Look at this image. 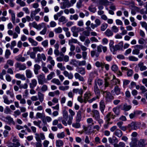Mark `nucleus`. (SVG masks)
Here are the masks:
<instances>
[{
    "instance_id": "47",
    "label": "nucleus",
    "mask_w": 147,
    "mask_h": 147,
    "mask_svg": "<svg viewBox=\"0 0 147 147\" xmlns=\"http://www.w3.org/2000/svg\"><path fill=\"white\" fill-rule=\"evenodd\" d=\"M33 49V51L36 52L38 51L41 52L43 50V48L39 47H34Z\"/></svg>"
},
{
    "instance_id": "34",
    "label": "nucleus",
    "mask_w": 147,
    "mask_h": 147,
    "mask_svg": "<svg viewBox=\"0 0 147 147\" xmlns=\"http://www.w3.org/2000/svg\"><path fill=\"white\" fill-rule=\"evenodd\" d=\"M73 43H77L79 45L80 44V42L76 39L72 38L69 40V44H72Z\"/></svg>"
},
{
    "instance_id": "32",
    "label": "nucleus",
    "mask_w": 147,
    "mask_h": 147,
    "mask_svg": "<svg viewBox=\"0 0 147 147\" xmlns=\"http://www.w3.org/2000/svg\"><path fill=\"white\" fill-rule=\"evenodd\" d=\"M131 108V106L130 105H127L126 103H125L122 108L121 109L124 110L125 111H127L130 109Z\"/></svg>"
},
{
    "instance_id": "17",
    "label": "nucleus",
    "mask_w": 147,
    "mask_h": 147,
    "mask_svg": "<svg viewBox=\"0 0 147 147\" xmlns=\"http://www.w3.org/2000/svg\"><path fill=\"white\" fill-rule=\"evenodd\" d=\"M109 142L111 144H117L118 142V140L117 138L115 136H113L112 138L109 137L108 138Z\"/></svg>"
},
{
    "instance_id": "12",
    "label": "nucleus",
    "mask_w": 147,
    "mask_h": 147,
    "mask_svg": "<svg viewBox=\"0 0 147 147\" xmlns=\"http://www.w3.org/2000/svg\"><path fill=\"white\" fill-rule=\"evenodd\" d=\"M73 119V117H69L67 122H66L67 120H66V119L62 120L61 122L62 124L65 126H67V124L70 125L72 123V120Z\"/></svg>"
},
{
    "instance_id": "27",
    "label": "nucleus",
    "mask_w": 147,
    "mask_h": 147,
    "mask_svg": "<svg viewBox=\"0 0 147 147\" xmlns=\"http://www.w3.org/2000/svg\"><path fill=\"white\" fill-rule=\"evenodd\" d=\"M81 112L78 111L76 114V122H80L81 119Z\"/></svg>"
},
{
    "instance_id": "35",
    "label": "nucleus",
    "mask_w": 147,
    "mask_h": 147,
    "mask_svg": "<svg viewBox=\"0 0 147 147\" xmlns=\"http://www.w3.org/2000/svg\"><path fill=\"white\" fill-rule=\"evenodd\" d=\"M38 98L40 101L41 102H42L44 99V94L40 92H38Z\"/></svg>"
},
{
    "instance_id": "23",
    "label": "nucleus",
    "mask_w": 147,
    "mask_h": 147,
    "mask_svg": "<svg viewBox=\"0 0 147 147\" xmlns=\"http://www.w3.org/2000/svg\"><path fill=\"white\" fill-rule=\"evenodd\" d=\"M3 98L4 102L7 105H9L13 102V101L12 100H9L7 96L6 95L3 96Z\"/></svg>"
},
{
    "instance_id": "29",
    "label": "nucleus",
    "mask_w": 147,
    "mask_h": 147,
    "mask_svg": "<svg viewBox=\"0 0 147 147\" xmlns=\"http://www.w3.org/2000/svg\"><path fill=\"white\" fill-rule=\"evenodd\" d=\"M86 122L90 126L93 125L95 123H96V121H94L93 119L91 118H88L86 120Z\"/></svg>"
},
{
    "instance_id": "10",
    "label": "nucleus",
    "mask_w": 147,
    "mask_h": 147,
    "mask_svg": "<svg viewBox=\"0 0 147 147\" xmlns=\"http://www.w3.org/2000/svg\"><path fill=\"white\" fill-rule=\"evenodd\" d=\"M45 117V114L43 113H40L39 112H37L36 115V119L40 118L42 119V121L43 123H45V124H47V123L44 119H42L43 118Z\"/></svg>"
},
{
    "instance_id": "25",
    "label": "nucleus",
    "mask_w": 147,
    "mask_h": 147,
    "mask_svg": "<svg viewBox=\"0 0 147 147\" xmlns=\"http://www.w3.org/2000/svg\"><path fill=\"white\" fill-rule=\"evenodd\" d=\"M72 91L73 93L77 94L78 93L81 95L83 93V90L82 88H74L73 89Z\"/></svg>"
},
{
    "instance_id": "53",
    "label": "nucleus",
    "mask_w": 147,
    "mask_h": 147,
    "mask_svg": "<svg viewBox=\"0 0 147 147\" xmlns=\"http://www.w3.org/2000/svg\"><path fill=\"white\" fill-rule=\"evenodd\" d=\"M11 53L9 49H6L5 52V57L6 59L9 58V56L11 55Z\"/></svg>"
},
{
    "instance_id": "11",
    "label": "nucleus",
    "mask_w": 147,
    "mask_h": 147,
    "mask_svg": "<svg viewBox=\"0 0 147 147\" xmlns=\"http://www.w3.org/2000/svg\"><path fill=\"white\" fill-rule=\"evenodd\" d=\"M6 121L5 122H6L9 125L13 124V125H15V122L13 120V119L9 115H7L6 117Z\"/></svg>"
},
{
    "instance_id": "45",
    "label": "nucleus",
    "mask_w": 147,
    "mask_h": 147,
    "mask_svg": "<svg viewBox=\"0 0 147 147\" xmlns=\"http://www.w3.org/2000/svg\"><path fill=\"white\" fill-rule=\"evenodd\" d=\"M78 61L75 59H72L70 62V64L75 66H77L78 64Z\"/></svg>"
},
{
    "instance_id": "42",
    "label": "nucleus",
    "mask_w": 147,
    "mask_h": 147,
    "mask_svg": "<svg viewBox=\"0 0 147 147\" xmlns=\"http://www.w3.org/2000/svg\"><path fill=\"white\" fill-rule=\"evenodd\" d=\"M51 82L57 85H59L61 84V83L59 80L58 79L55 78H54L52 79L51 80Z\"/></svg>"
},
{
    "instance_id": "18",
    "label": "nucleus",
    "mask_w": 147,
    "mask_h": 147,
    "mask_svg": "<svg viewBox=\"0 0 147 147\" xmlns=\"http://www.w3.org/2000/svg\"><path fill=\"white\" fill-rule=\"evenodd\" d=\"M101 91L102 92L103 94H104V95L105 96V98L107 100L113 99V96L110 92L107 91L104 92L102 90Z\"/></svg>"
},
{
    "instance_id": "15",
    "label": "nucleus",
    "mask_w": 147,
    "mask_h": 147,
    "mask_svg": "<svg viewBox=\"0 0 147 147\" xmlns=\"http://www.w3.org/2000/svg\"><path fill=\"white\" fill-rule=\"evenodd\" d=\"M72 6L71 3L68 0L64 1L63 3V6L61 7L62 9H64L66 7L68 8Z\"/></svg>"
},
{
    "instance_id": "24",
    "label": "nucleus",
    "mask_w": 147,
    "mask_h": 147,
    "mask_svg": "<svg viewBox=\"0 0 147 147\" xmlns=\"http://www.w3.org/2000/svg\"><path fill=\"white\" fill-rule=\"evenodd\" d=\"M113 134L117 137L120 138L122 136L123 132L121 130L118 129L114 132Z\"/></svg>"
},
{
    "instance_id": "38",
    "label": "nucleus",
    "mask_w": 147,
    "mask_h": 147,
    "mask_svg": "<svg viewBox=\"0 0 147 147\" xmlns=\"http://www.w3.org/2000/svg\"><path fill=\"white\" fill-rule=\"evenodd\" d=\"M94 90L96 95L99 96L100 94V91L96 84L94 86Z\"/></svg>"
},
{
    "instance_id": "59",
    "label": "nucleus",
    "mask_w": 147,
    "mask_h": 147,
    "mask_svg": "<svg viewBox=\"0 0 147 147\" xmlns=\"http://www.w3.org/2000/svg\"><path fill=\"white\" fill-rule=\"evenodd\" d=\"M54 31L56 34L60 33L62 32V30L61 27H59L55 29Z\"/></svg>"
},
{
    "instance_id": "50",
    "label": "nucleus",
    "mask_w": 147,
    "mask_h": 147,
    "mask_svg": "<svg viewBox=\"0 0 147 147\" xmlns=\"http://www.w3.org/2000/svg\"><path fill=\"white\" fill-rule=\"evenodd\" d=\"M99 1L100 3L103 5H108L109 3L107 0H99Z\"/></svg>"
},
{
    "instance_id": "61",
    "label": "nucleus",
    "mask_w": 147,
    "mask_h": 147,
    "mask_svg": "<svg viewBox=\"0 0 147 147\" xmlns=\"http://www.w3.org/2000/svg\"><path fill=\"white\" fill-rule=\"evenodd\" d=\"M41 122V121L40 120L38 121H35L33 122L34 125L38 126L39 128H41V127L40 125Z\"/></svg>"
},
{
    "instance_id": "46",
    "label": "nucleus",
    "mask_w": 147,
    "mask_h": 147,
    "mask_svg": "<svg viewBox=\"0 0 147 147\" xmlns=\"http://www.w3.org/2000/svg\"><path fill=\"white\" fill-rule=\"evenodd\" d=\"M37 58H36L34 59L35 62L36 63H39L40 61H41V54L38 53L37 55Z\"/></svg>"
},
{
    "instance_id": "63",
    "label": "nucleus",
    "mask_w": 147,
    "mask_h": 147,
    "mask_svg": "<svg viewBox=\"0 0 147 147\" xmlns=\"http://www.w3.org/2000/svg\"><path fill=\"white\" fill-rule=\"evenodd\" d=\"M41 45L44 47H47L48 46V40H46L43 41L41 42Z\"/></svg>"
},
{
    "instance_id": "58",
    "label": "nucleus",
    "mask_w": 147,
    "mask_h": 147,
    "mask_svg": "<svg viewBox=\"0 0 147 147\" xmlns=\"http://www.w3.org/2000/svg\"><path fill=\"white\" fill-rule=\"evenodd\" d=\"M14 61L11 59H9L7 61L6 63L11 66H13L14 65Z\"/></svg>"
},
{
    "instance_id": "2",
    "label": "nucleus",
    "mask_w": 147,
    "mask_h": 147,
    "mask_svg": "<svg viewBox=\"0 0 147 147\" xmlns=\"http://www.w3.org/2000/svg\"><path fill=\"white\" fill-rule=\"evenodd\" d=\"M84 29L83 28L77 27L76 26L72 27L71 30L73 33V36L75 37H77L78 36V33L80 32L83 31Z\"/></svg>"
},
{
    "instance_id": "48",
    "label": "nucleus",
    "mask_w": 147,
    "mask_h": 147,
    "mask_svg": "<svg viewBox=\"0 0 147 147\" xmlns=\"http://www.w3.org/2000/svg\"><path fill=\"white\" fill-rule=\"evenodd\" d=\"M16 3L22 7H24L26 5V3L22 0H16Z\"/></svg>"
},
{
    "instance_id": "40",
    "label": "nucleus",
    "mask_w": 147,
    "mask_h": 147,
    "mask_svg": "<svg viewBox=\"0 0 147 147\" xmlns=\"http://www.w3.org/2000/svg\"><path fill=\"white\" fill-rule=\"evenodd\" d=\"M125 144L123 142H120L118 144H114L113 146L114 147H125Z\"/></svg>"
},
{
    "instance_id": "56",
    "label": "nucleus",
    "mask_w": 147,
    "mask_h": 147,
    "mask_svg": "<svg viewBox=\"0 0 147 147\" xmlns=\"http://www.w3.org/2000/svg\"><path fill=\"white\" fill-rule=\"evenodd\" d=\"M68 114L67 111L66 110H64L63 111V120H67L68 118Z\"/></svg>"
},
{
    "instance_id": "19",
    "label": "nucleus",
    "mask_w": 147,
    "mask_h": 147,
    "mask_svg": "<svg viewBox=\"0 0 147 147\" xmlns=\"http://www.w3.org/2000/svg\"><path fill=\"white\" fill-rule=\"evenodd\" d=\"M63 74L66 77H67L69 79H71L73 78V75L71 73H69L67 71H64Z\"/></svg>"
},
{
    "instance_id": "5",
    "label": "nucleus",
    "mask_w": 147,
    "mask_h": 147,
    "mask_svg": "<svg viewBox=\"0 0 147 147\" xmlns=\"http://www.w3.org/2000/svg\"><path fill=\"white\" fill-rule=\"evenodd\" d=\"M35 135V138L37 142L35 143V145L36 147H42V144L41 140L39 137V136L38 134L36 133Z\"/></svg>"
},
{
    "instance_id": "6",
    "label": "nucleus",
    "mask_w": 147,
    "mask_h": 147,
    "mask_svg": "<svg viewBox=\"0 0 147 147\" xmlns=\"http://www.w3.org/2000/svg\"><path fill=\"white\" fill-rule=\"evenodd\" d=\"M39 84L42 85L46 82H45V75L43 74H40L37 76Z\"/></svg>"
},
{
    "instance_id": "54",
    "label": "nucleus",
    "mask_w": 147,
    "mask_h": 147,
    "mask_svg": "<svg viewBox=\"0 0 147 147\" xmlns=\"http://www.w3.org/2000/svg\"><path fill=\"white\" fill-rule=\"evenodd\" d=\"M59 21L60 22H63L64 23H65L67 22V20H66V18L63 16H61L59 19Z\"/></svg>"
},
{
    "instance_id": "39",
    "label": "nucleus",
    "mask_w": 147,
    "mask_h": 147,
    "mask_svg": "<svg viewBox=\"0 0 147 147\" xmlns=\"http://www.w3.org/2000/svg\"><path fill=\"white\" fill-rule=\"evenodd\" d=\"M105 34L108 37L111 36L113 35V32L109 29H107L105 32Z\"/></svg>"
},
{
    "instance_id": "64",
    "label": "nucleus",
    "mask_w": 147,
    "mask_h": 147,
    "mask_svg": "<svg viewBox=\"0 0 147 147\" xmlns=\"http://www.w3.org/2000/svg\"><path fill=\"white\" fill-rule=\"evenodd\" d=\"M140 24L144 28L145 30L147 31V24L145 22H140Z\"/></svg>"
},
{
    "instance_id": "43",
    "label": "nucleus",
    "mask_w": 147,
    "mask_h": 147,
    "mask_svg": "<svg viewBox=\"0 0 147 147\" xmlns=\"http://www.w3.org/2000/svg\"><path fill=\"white\" fill-rule=\"evenodd\" d=\"M115 76H113V79L112 80V82L111 83V84L112 85H116L117 84H119L120 81L119 79H115Z\"/></svg>"
},
{
    "instance_id": "1",
    "label": "nucleus",
    "mask_w": 147,
    "mask_h": 147,
    "mask_svg": "<svg viewBox=\"0 0 147 147\" xmlns=\"http://www.w3.org/2000/svg\"><path fill=\"white\" fill-rule=\"evenodd\" d=\"M146 144L144 139H141L138 140L135 138H131V141L129 144L130 147H142Z\"/></svg>"
},
{
    "instance_id": "8",
    "label": "nucleus",
    "mask_w": 147,
    "mask_h": 147,
    "mask_svg": "<svg viewBox=\"0 0 147 147\" xmlns=\"http://www.w3.org/2000/svg\"><path fill=\"white\" fill-rule=\"evenodd\" d=\"M16 68H18L20 70H24L26 68V67L25 64H22L19 62H17L15 65Z\"/></svg>"
},
{
    "instance_id": "33",
    "label": "nucleus",
    "mask_w": 147,
    "mask_h": 147,
    "mask_svg": "<svg viewBox=\"0 0 147 147\" xmlns=\"http://www.w3.org/2000/svg\"><path fill=\"white\" fill-rule=\"evenodd\" d=\"M88 10L91 12L93 13H95L96 11V8L94 5L91 4L88 7Z\"/></svg>"
},
{
    "instance_id": "13",
    "label": "nucleus",
    "mask_w": 147,
    "mask_h": 147,
    "mask_svg": "<svg viewBox=\"0 0 147 147\" xmlns=\"http://www.w3.org/2000/svg\"><path fill=\"white\" fill-rule=\"evenodd\" d=\"M8 12L11 16V20L13 24L15 23L16 16L14 12L11 9H9Z\"/></svg>"
},
{
    "instance_id": "9",
    "label": "nucleus",
    "mask_w": 147,
    "mask_h": 147,
    "mask_svg": "<svg viewBox=\"0 0 147 147\" xmlns=\"http://www.w3.org/2000/svg\"><path fill=\"white\" fill-rule=\"evenodd\" d=\"M91 114L92 117L96 120L98 119L100 117V115L99 111L93 109L92 111Z\"/></svg>"
},
{
    "instance_id": "28",
    "label": "nucleus",
    "mask_w": 147,
    "mask_h": 147,
    "mask_svg": "<svg viewBox=\"0 0 147 147\" xmlns=\"http://www.w3.org/2000/svg\"><path fill=\"white\" fill-rule=\"evenodd\" d=\"M105 108V105L104 102L103 100H101L100 102V109L102 113H103Z\"/></svg>"
},
{
    "instance_id": "52",
    "label": "nucleus",
    "mask_w": 147,
    "mask_h": 147,
    "mask_svg": "<svg viewBox=\"0 0 147 147\" xmlns=\"http://www.w3.org/2000/svg\"><path fill=\"white\" fill-rule=\"evenodd\" d=\"M65 136V134L64 132L60 133H58L57 134V137L60 139L63 138Z\"/></svg>"
},
{
    "instance_id": "37",
    "label": "nucleus",
    "mask_w": 147,
    "mask_h": 147,
    "mask_svg": "<svg viewBox=\"0 0 147 147\" xmlns=\"http://www.w3.org/2000/svg\"><path fill=\"white\" fill-rule=\"evenodd\" d=\"M28 40L29 42L32 44V45L34 46H36L38 45V42L32 38H28Z\"/></svg>"
},
{
    "instance_id": "20",
    "label": "nucleus",
    "mask_w": 147,
    "mask_h": 147,
    "mask_svg": "<svg viewBox=\"0 0 147 147\" xmlns=\"http://www.w3.org/2000/svg\"><path fill=\"white\" fill-rule=\"evenodd\" d=\"M138 65L141 71H142L145 70L147 69V67L146 66L144 65V63L142 62H139Z\"/></svg>"
},
{
    "instance_id": "41",
    "label": "nucleus",
    "mask_w": 147,
    "mask_h": 147,
    "mask_svg": "<svg viewBox=\"0 0 147 147\" xmlns=\"http://www.w3.org/2000/svg\"><path fill=\"white\" fill-rule=\"evenodd\" d=\"M63 141L60 140H57L56 142V146L57 147H60L63 145Z\"/></svg>"
},
{
    "instance_id": "36",
    "label": "nucleus",
    "mask_w": 147,
    "mask_h": 147,
    "mask_svg": "<svg viewBox=\"0 0 147 147\" xmlns=\"http://www.w3.org/2000/svg\"><path fill=\"white\" fill-rule=\"evenodd\" d=\"M121 89L118 87V86H116L114 88V90L112 91V92H115V94L117 95H118L120 93Z\"/></svg>"
},
{
    "instance_id": "21",
    "label": "nucleus",
    "mask_w": 147,
    "mask_h": 147,
    "mask_svg": "<svg viewBox=\"0 0 147 147\" xmlns=\"http://www.w3.org/2000/svg\"><path fill=\"white\" fill-rule=\"evenodd\" d=\"M26 77L28 78H30L33 76V74L30 69H27L25 71Z\"/></svg>"
},
{
    "instance_id": "60",
    "label": "nucleus",
    "mask_w": 147,
    "mask_h": 147,
    "mask_svg": "<svg viewBox=\"0 0 147 147\" xmlns=\"http://www.w3.org/2000/svg\"><path fill=\"white\" fill-rule=\"evenodd\" d=\"M20 114L21 112L18 109L14 112L13 115L15 118H16L18 116L20 115Z\"/></svg>"
},
{
    "instance_id": "31",
    "label": "nucleus",
    "mask_w": 147,
    "mask_h": 147,
    "mask_svg": "<svg viewBox=\"0 0 147 147\" xmlns=\"http://www.w3.org/2000/svg\"><path fill=\"white\" fill-rule=\"evenodd\" d=\"M91 96V94L89 91L86 92L84 94V100L86 101Z\"/></svg>"
},
{
    "instance_id": "57",
    "label": "nucleus",
    "mask_w": 147,
    "mask_h": 147,
    "mask_svg": "<svg viewBox=\"0 0 147 147\" xmlns=\"http://www.w3.org/2000/svg\"><path fill=\"white\" fill-rule=\"evenodd\" d=\"M72 126L75 128H79L80 127V122H76L75 123H74L72 124Z\"/></svg>"
},
{
    "instance_id": "7",
    "label": "nucleus",
    "mask_w": 147,
    "mask_h": 147,
    "mask_svg": "<svg viewBox=\"0 0 147 147\" xmlns=\"http://www.w3.org/2000/svg\"><path fill=\"white\" fill-rule=\"evenodd\" d=\"M135 49L133 50L132 53L134 55H138L140 53V49H142L143 46L142 45H136L134 46Z\"/></svg>"
},
{
    "instance_id": "14",
    "label": "nucleus",
    "mask_w": 147,
    "mask_h": 147,
    "mask_svg": "<svg viewBox=\"0 0 147 147\" xmlns=\"http://www.w3.org/2000/svg\"><path fill=\"white\" fill-rule=\"evenodd\" d=\"M37 84V80L35 79H32L29 84L30 88H34L36 86Z\"/></svg>"
},
{
    "instance_id": "44",
    "label": "nucleus",
    "mask_w": 147,
    "mask_h": 147,
    "mask_svg": "<svg viewBox=\"0 0 147 147\" xmlns=\"http://www.w3.org/2000/svg\"><path fill=\"white\" fill-rule=\"evenodd\" d=\"M55 76V73L53 72H51L47 76V79L48 80H51Z\"/></svg>"
},
{
    "instance_id": "51",
    "label": "nucleus",
    "mask_w": 147,
    "mask_h": 147,
    "mask_svg": "<svg viewBox=\"0 0 147 147\" xmlns=\"http://www.w3.org/2000/svg\"><path fill=\"white\" fill-rule=\"evenodd\" d=\"M108 25L107 24L103 23L102 24L100 27L101 30L102 31H104L107 28Z\"/></svg>"
},
{
    "instance_id": "62",
    "label": "nucleus",
    "mask_w": 147,
    "mask_h": 147,
    "mask_svg": "<svg viewBox=\"0 0 147 147\" xmlns=\"http://www.w3.org/2000/svg\"><path fill=\"white\" fill-rule=\"evenodd\" d=\"M48 86L46 84H43L41 87V90L43 92L46 91L48 90Z\"/></svg>"
},
{
    "instance_id": "4",
    "label": "nucleus",
    "mask_w": 147,
    "mask_h": 147,
    "mask_svg": "<svg viewBox=\"0 0 147 147\" xmlns=\"http://www.w3.org/2000/svg\"><path fill=\"white\" fill-rule=\"evenodd\" d=\"M134 3L133 1L130 2L129 3V5L131 4L130 5L131 9V13L133 15H135L136 12L138 11L139 10V8L138 7L134 6Z\"/></svg>"
},
{
    "instance_id": "16",
    "label": "nucleus",
    "mask_w": 147,
    "mask_h": 147,
    "mask_svg": "<svg viewBox=\"0 0 147 147\" xmlns=\"http://www.w3.org/2000/svg\"><path fill=\"white\" fill-rule=\"evenodd\" d=\"M41 66L38 64H36L34 66L33 71L35 75H37L39 73V70L40 69Z\"/></svg>"
},
{
    "instance_id": "3",
    "label": "nucleus",
    "mask_w": 147,
    "mask_h": 147,
    "mask_svg": "<svg viewBox=\"0 0 147 147\" xmlns=\"http://www.w3.org/2000/svg\"><path fill=\"white\" fill-rule=\"evenodd\" d=\"M140 127V123L138 122H132L128 124L127 128L129 129L136 130Z\"/></svg>"
},
{
    "instance_id": "22",
    "label": "nucleus",
    "mask_w": 147,
    "mask_h": 147,
    "mask_svg": "<svg viewBox=\"0 0 147 147\" xmlns=\"http://www.w3.org/2000/svg\"><path fill=\"white\" fill-rule=\"evenodd\" d=\"M15 77L17 78L20 79L23 81L26 80V78L24 75L20 73L16 74L15 75Z\"/></svg>"
},
{
    "instance_id": "26",
    "label": "nucleus",
    "mask_w": 147,
    "mask_h": 147,
    "mask_svg": "<svg viewBox=\"0 0 147 147\" xmlns=\"http://www.w3.org/2000/svg\"><path fill=\"white\" fill-rule=\"evenodd\" d=\"M76 71L82 75H84L85 74V69L82 67H78L76 68Z\"/></svg>"
},
{
    "instance_id": "30",
    "label": "nucleus",
    "mask_w": 147,
    "mask_h": 147,
    "mask_svg": "<svg viewBox=\"0 0 147 147\" xmlns=\"http://www.w3.org/2000/svg\"><path fill=\"white\" fill-rule=\"evenodd\" d=\"M74 77L76 79H78L80 81H84V80L83 77L78 73H76L74 74Z\"/></svg>"
},
{
    "instance_id": "49",
    "label": "nucleus",
    "mask_w": 147,
    "mask_h": 147,
    "mask_svg": "<svg viewBox=\"0 0 147 147\" xmlns=\"http://www.w3.org/2000/svg\"><path fill=\"white\" fill-rule=\"evenodd\" d=\"M69 88V86H61L59 87V89L61 90L64 91L68 90Z\"/></svg>"
},
{
    "instance_id": "55",
    "label": "nucleus",
    "mask_w": 147,
    "mask_h": 147,
    "mask_svg": "<svg viewBox=\"0 0 147 147\" xmlns=\"http://www.w3.org/2000/svg\"><path fill=\"white\" fill-rule=\"evenodd\" d=\"M113 111L117 115H119L120 114L119 109L117 107H115L113 109Z\"/></svg>"
}]
</instances>
